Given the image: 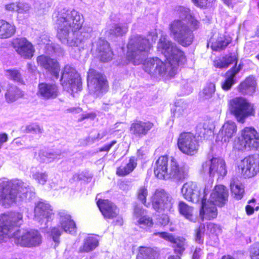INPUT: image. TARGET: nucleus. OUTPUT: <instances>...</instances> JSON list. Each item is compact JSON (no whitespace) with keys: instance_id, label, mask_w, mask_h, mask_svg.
I'll return each instance as SVG.
<instances>
[{"instance_id":"50","label":"nucleus","mask_w":259,"mask_h":259,"mask_svg":"<svg viewBox=\"0 0 259 259\" xmlns=\"http://www.w3.org/2000/svg\"><path fill=\"white\" fill-rule=\"evenodd\" d=\"M62 231L57 227H54L52 229L51 231V235L54 241L58 244L59 242V237L61 235Z\"/></svg>"},{"instance_id":"19","label":"nucleus","mask_w":259,"mask_h":259,"mask_svg":"<svg viewBox=\"0 0 259 259\" xmlns=\"http://www.w3.org/2000/svg\"><path fill=\"white\" fill-rule=\"evenodd\" d=\"M133 219L136 225L145 230L150 229L154 224L152 218L146 215L145 210L139 205L134 208Z\"/></svg>"},{"instance_id":"29","label":"nucleus","mask_w":259,"mask_h":259,"mask_svg":"<svg viewBox=\"0 0 259 259\" xmlns=\"http://www.w3.org/2000/svg\"><path fill=\"white\" fill-rule=\"evenodd\" d=\"M96 53L103 62L110 61L113 56L109 44L104 39H99L96 43Z\"/></svg>"},{"instance_id":"62","label":"nucleus","mask_w":259,"mask_h":259,"mask_svg":"<svg viewBox=\"0 0 259 259\" xmlns=\"http://www.w3.org/2000/svg\"><path fill=\"white\" fill-rule=\"evenodd\" d=\"M8 135L5 134H0V149H1L3 145L8 141Z\"/></svg>"},{"instance_id":"16","label":"nucleus","mask_w":259,"mask_h":259,"mask_svg":"<svg viewBox=\"0 0 259 259\" xmlns=\"http://www.w3.org/2000/svg\"><path fill=\"white\" fill-rule=\"evenodd\" d=\"M12 46L16 52L24 59L31 58L34 52L32 44L25 38H17L12 42Z\"/></svg>"},{"instance_id":"35","label":"nucleus","mask_w":259,"mask_h":259,"mask_svg":"<svg viewBox=\"0 0 259 259\" xmlns=\"http://www.w3.org/2000/svg\"><path fill=\"white\" fill-rule=\"evenodd\" d=\"M230 188L233 197L237 199H241L243 195L244 189L242 184L236 179H232L230 182Z\"/></svg>"},{"instance_id":"2","label":"nucleus","mask_w":259,"mask_h":259,"mask_svg":"<svg viewBox=\"0 0 259 259\" xmlns=\"http://www.w3.org/2000/svg\"><path fill=\"white\" fill-rule=\"evenodd\" d=\"M23 216L19 212L0 215V240L5 237H13L14 242L22 247H32L42 242L40 234L35 230L23 231L17 230L22 224Z\"/></svg>"},{"instance_id":"43","label":"nucleus","mask_w":259,"mask_h":259,"mask_svg":"<svg viewBox=\"0 0 259 259\" xmlns=\"http://www.w3.org/2000/svg\"><path fill=\"white\" fill-rule=\"evenodd\" d=\"M187 105L183 101L180 100L176 103V108L174 112V116L177 118L185 116L186 112Z\"/></svg>"},{"instance_id":"52","label":"nucleus","mask_w":259,"mask_h":259,"mask_svg":"<svg viewBox=\"0 0 259 259\" xmlns=\"http://www.w3.org/2000/svg\"><path fill=\"white\" fill-rule=\"evenodd\" d=\"M26 131L29 133L41 134L42 132V129L38 125L31 124L26 127Z\"/></svg>"},{"instance_id":"42","label":"nucleus","mask_w":259,"mask_h":259,"mask_svg":"<svg viewBox=\"0 0 259 259\" xmlns=\"http://www.w3.org/2000/svg\"><path fill=\"white\" fill-rule=\"evenodd\" d=\"M221 228L220 226L212 223H209L207 225L206 234L209 237H214V239L218 240V236L221 232Z\"/></svg>"},{"instance_id":"6","label":"nucleus","mask_w":259,"mask_h":259,"mask_svg":"<svg viewBox=\"0 0 259 259\" xmlns=\"http://www.w3.org/2000/svg\"><path fill=\"white\" fill-rule=\"evenodd\" d=\"M152 46L149 39L138 35L132 36L127 46L126 64L132 63L134 65L141 64L145 59Z\"/></svg>"},{"instance_id":"64","label":"nucleus","mask_w":259,"mask_h":259,"mask_svg":"<svg viewBox=\"0 0 259 259\" xmlns=\"http://www.w3.org/2000/svg\"><path fill=\"white\" fill-rule=\"evenodd\" d=\"M107 132L106 131H103L99 133L97 136L94 138V141H99L106 136Z\"/></svg>"},{"instance_id":"4","label":"nucleus","mask_w":259,"mask_h":259,"mask_svg":"<svg viewBox=\"0 0 259 259\" xmlns=\"http://www.w3.org/2000/svg\"><path fill=\"white\" fill-rule=\"evenodd\" d=\"M30 190L29 184L21 180L3 181L0 183V204L9 207L26 199Z\"/></svg>"},{"instance_id":"45","label":"nucleus","mask_w":259,"mask_h":259,"mask_svg":"<svg viewBox=\"0 0 259 259\" xmlns=\"http://www.w3.org/2000/svg\"><path fill=\"white\" fill-rule=\"evenodd\" d=\"M8 78L23 83V80L20 71L17 69H8L5 71Z\"/></svg>"},{"instance_id":"9","label":"nucleus","mask_w":259,"mask_h":259,"mask_svg":"<svg viewBox=\"0 0 259 259\" xmlns=\"http://www.w3.org/2000/svg\"><path fill=\"white\" fill-rule=\"evenodd\" d=\"M61 81L63 88L72 95L81 89V82L79 74L74 68L69 65H66L64 67Z\"/></svg>"},{"instance_id":"60","label":"nucleus","mask_w":259,"mask_h":259,"mask_svg":"<svg viewBox=\"0 0 259 259\" xmlns=\"http://www.w3.org/2000/svg\"><path fill=\"white\" fill-rule=\"evenodd\" d=\"M242 65L239 64L238 66H237V64L235 65L234 67L232 68L231 69L229 70V71H231L232 73L236 76L237 74L242 69Z\"/></svg>"},{"instance_id":"55","label":"nucleus","mask_w":259,"mask_h":259,"mask_svg":"<svg viewBox=\"0 0 259 259\" xmlns=\"http://www.w3.org/2000/svg\"><path fill=\"white\" fill-rule=\"evenodd\" d=\"M214 66L219 68H227V65L225 62V61L222 58V59H218L213 62Z\"/></svg>"},{"instance_id":"18","label":"nucleus","mask_w":259,"mask_h":259,"mask_svg":"<svg viewBox=\"0 0 259 259\" xmlns=\"http://www.w3.org/2000/svg\"><path fill=\"white\" fill-rule=\"evenodd\" d=\"M35 219L40 223H47L54 216V212L51 206L45 202H38L36 204L34 209Z\"/></svg>"},{"instance_id":"20","label":"nucleus","mask_w":259,"mask_h":259,"mask_svg":"<svg viewBox=\"0 0 259 259\" xmlns=\"http://www.w3.org/2000/svg\"><path fill=\"white\" fill-rule=\"evenodd\" d=\"M237 131V125L234 122L228 121L225 122L217 134L216 141L229 142L235 136Z\"/></svg>"},{"instance_id":"58","label":"nucleus","mask_w":259,"mask_h":259,"mask_svg":"<svg viewBox=\"0 0 259 259\" xmlns=\"http://www.w3.org/2000/svg\"><path fill=\"white\" fill-rule=\"evenodd\" d=\"M251 259H259V244L256 245L251 252Z\"/></svg>"},{"instance_id":"28","label":"nucleus","mask_w":259,"mask_h":259,"mask_svg":"<svg viewBox=\"0 0 259 259\" xmlns=\"http://www.w3.org/2000/svg\"><path fill=\"white\" fill-rule=\"evenodd\" d=\"M155 235H159L161 238L174 243L175 247V251L176 253L182 254L185 250L186 242L184 238H175L172 234L166 232L156 233Z\"/></svg>"},{"instance_id":"59","label":"nucleus","mask_w":259,"mask_h":259,"mask_svg":"<svg viewBox=\"0 0 259 259\" xmlns=\"http://www.w3.org/2000/svg\"><path fill=\"white\" fill-rule=\"evenodd\" d=\"M96 116V113L94 112H91L88 113L82 114L81 115L80 118L78 119L79 121H81L85 119L90 118V119H94Z\"/></svg>"},{"instance_id":"26","label":"nucleus","mask_w":259,"mask_h":259,"mask_svg":"<svg viewBox=\"0 0 259 259\" xmlns=\"http://www.w3.org/2000/svg\"><path fill=\"white\" fill-rule=\"evenodd\" d=\"M58 215L59 224L62 229L66 233H75L76 227L75 222L71 219V217L68 212L64 210H60Z\"/></svg>"},{"instance_id":"1","label":"nucleus","mask_w":259,"mask_h":259,"mask_svg":"<svg viewBox=\"0 0 259 259\" xmlns=\"http://www.w3.org/2000/svg\"><path fill=\"white\" fill-rule=\"evenodd\" d=\"M157 50L164 55L168 63L165 64L158 58H150L143 64L144 70L154 76H174L177 66L186 61L184 52L166 36H161L157 44Z\"/></svg>"},{"instance_id":"57","label":"nucleus","mask_w":259,"mask_h":259,"mask_svg":"<svg viewBox=\"0 0 259 259\" xmlns=\"http://www.w3.org/2000/svg\"><path fill=\"white\" fill-rule=\"evenodd\" d=\"M45 156L48 159V161L49 162H51L52 161H53L56 159H60L61 157V154H57L56 153H47Z\"/></svg>"},{"instance_id":"46","label":"nucleus","mask_w":259,"mask_h":259,"mask_svg":"<svg viewBox=\"0 0 259 259\" xmlns=\"http://www.w3.org/2000/svg\"><path fill=\"white\" fill-rule=\"evenodd\" d=\"M148 195V191L147 187L142 186L138 188L137 191L136 195L137 199L143 205L147 206V197Z\"/></svg>"},{"instance_id":"30","label":"nucleus","mask_w":259,"mask_h":259,"mask_svg":"<svg viewBox=\"0 0 259 259\" xmlns=\"http://www.w3.org/2000/svg\"><path fill=\"white\" fill-rule=\"evenodd\" d=\"M16 32V26L13 23L0 19V39H7Z\"/></svg>"},{"instance_id":"25","label":"nucleus","mask_w":259,"mask_h":259,"mask_svg":"<svg viewBox=\"0 0 259 259\" xmlns=\"http://www.w3.org/2000/svg\"><path fill=\"white\" fill-rule=\"evenodd\" d=\"M97 204L105 218L113 219L118 214L119 211L117 207L108 200H99Z\"/></svg>"},{"instance_id":"21","label":"nucleus","mask_w":259,"mask_h":259,"mask_svg":"<svg viewBox=\"0 0 259 259\" xmlns=\"http://www.w3.org/2000/svg\"><path fill=\"white\" fill-rule=\"evenodd\" d=\"M229 192L228 189L223 185L215 186L208 200L216 205L224 206L228 201Z\"/></svg>"},{"instance_id":"63","label":"nucleus","mask_w":259,"mask_h":259,"mask_svg":"<svg viewBox=\"0 0 259 259\" xmlns=\"http://www.w3.org/2000/svg\"><path fill=\"white\" fill-rule=\"evenodd\" d=\"M202 254V250L199 248H196L193 253L192 259H199Z\"/></svg>"},{"instance_id":"7","label":"nucleus","mask_w":259,"mask_h":259,"mask_svg":"<svg viewBox=\"0 0 259 259\" xmlns=\"http://www.w3.org/2000/svg\"><path fill=\"white\" fill-rule=\"evenodd\" d=\"M228 109L237 121L244 123L249 116L255 114L254 105L247 99L242 97H237L230 99L228 102Z\"/></svg>"},{"instance_id":"53","label":"nucleus","mask_w":259,"mask_h":259,"mask_svg":"<svg viewBox=\"0 0 259 259\" xmlns=\"http://www.w3.org/2000/svg\"><path fill=\"white\" fill-rule=\"evenodd\" d=\"M225 63L227 65V67L230 64H232L234 63L236 65L237 63V58L235 55H226L225 57H223Z\"/></svg>"},{"instance_id":"17","label":"nucleus","mask_w":259,"mask_h":259,"mask_svg":"<svg viewBox=\"0 0 259 259\" xmlns=\"http://www.w3.org/2000/svg\"><path fill=\"white\" fill-rule=\"evenodd\" d=\"M242 142L244 148L259 151V138L257 132L251 127H246L241 132Z\"/></svg>"},{"instance_id":"27","label":"nucleus","mask_w":259,"mask_h":259,"mask_svg":"<svg viewBox=\"0 0 259 259\" xmlns=\"http://www.w3.org/2000/svg\"><path fill=\"white\" fill-rule=\"evenodd\" d=\"M153 126V124L150 121H135L131 124L130 131L136 137L142 138L147 135Z\"/></svg>"},{"instance_id":"31","label":"nucleus","mask_w":259,"mask_h":259,"mask_svg":"<svg viewBox=\"0 0 259 259\" xmlns=\"http://www.w3.org/2000/svg\"><path fill=\"white\" fill-rule=\"evenodd\" d=\"M256 80L253 76L247 77L238 87L239 91L242 94H252L255 92Z\"/></svg>"},{"instance_id":"48","label":"nucleus","mask_w":259,"mask_h":259,"mask_svg":"<svg viewBox=\"0 0 259 259\" xmlns=\"http://www.w3.org/2000/svg\"><path fill=\"white\" fill-rule=\"evenodd\" d=\"M205 227L203 224H201L199 227L195 230L196 242L198 243H202L203 242V235L205 232Z\"/></svg>"},{"instance_id":"39","label":"nucleus","mask_w":259,"mask_h":259,"mask_svg":"<svg viewBox=\"0 0 259 259\" xmlns=\"http://www.w3.org/2000/svg\"><path fill=\"white\" fill-rule=\"evenodd\" d=\"M128 28L127 24H114L109 29V33L114 36H120L127 33Z\"/></svg>"},{"instance_id":"5","label":"nucleus","mask_w":259,"mask_h":259,"mask_svg":"<svg viewBox=\"0 0 259 259\" xmlns=\"http://www.w3.org/2000/svg\"><path fill=\"white\" fill-rule=\"evenodd\" d=\"M154 172L159 179L174 178L180 180L188 176V168L185 166L180 167L174 157H171L168 162L167 156H163L156 161Z\"/></svg>"},{"instance_id":"40","label":"nucleus","mask_w":259,"mask_h":259,"mask_svg":"<svg viewBox=\"0 0 259 259\" xmlns=\"http://www.w3.org/2000/svg\"><path fill=\"white\" fill-rule=\"evenodd\" d=\"M179 210L180 213L186 219L190 221H193L194 217L193 214L192 207L188 206L183 202H181L179 205Z\"/></svg>"},{"instance_id":"15","label":"nucleus","mask_w":259,"mask_h":259,"mask_svg":"<svg viewBox=\"0 0 259 259\" xmlns=\"http://www.w3.org/2000/svg\"><path fill=\"white\" fill-rule=\"evenodd\" d=\"M206 191V188H204L200 192L197 189L196 184L192 182L185 183L181 189V192L184 198L193 203L199 202L204 195L205 196Z\"/></svg>"},{"instance_id":"47","label":"nucleus","mask_w":259,"mask_h":259,"mask_svg":"<svg viewBox=\"0 0 259 259\" xmlns=\"http://www.w3.org/2000/svg\"><path fill=\"white\" fill-rule=\"evenodd\" d=\"M48 174L46 172L36 171L32 174V178L38 184L44 185L48 180Z\"/></svg>"},{"instance_id":"13","label":"nucleus","mask_w":259,"mask_h":259,"mask_svg":"<svg viewBox=\"0 0 259 259\" xmlns=\"http://www.w3.org/2000/svg\"><path fill=\"white\" fill-rule=\"evenodd\" d=\"M178 148L183 153L193 155L197 152L198 144L195 136L190 133H183L178 140Z\"/></svg>"},{"instance_id":"23","label":"nucleus","mask_w":259,"mask_h":259,"mask_svg":"<svg viewBox=\"0 0 259 259\" xmlns=\"http://www.w3.org/2000/svg\"><path fill=\"white\" fill-rule=\"evenodd\" d=\"M37 61L40 66L49 71L56 78H58L60 66L56 60L41 55L37 57Z\"/></svg>"},{"instance_id":"3","label":"nucleus","mask_w":259,"mask_h":259,"mask_svg":"<svg viewBox=\"0 0 259 259\" xmlns=\"http://www.w3.org/2000/svg\"><path fill=\"white\" fill-rule=\"evenodd\" d=\"M83 22L82 16L78 11L63 9L57 16L56 23L58 25L57 36L62 44L69 47H78L81 40L77 37H71L73 32L79 30Z\"/></svg>"},{"instance_id":"41","label":"nucleus","mask_w":259,"mask_h":259,"mask_svg":"<svg viewBox=\"0 0 259 259\" xmlns=\"http://www.w3.org/2000/svg\"><path fill=\"white\" fill-rule=\"evenodd\" d=\"M230 44V40L225 36L219 37L215 41L211 44V49L215 51H220L225 49Z\"/></svg>"},{"instance_id":"54","label":"nucleus","mask_w":259,"mask_h":259,"mask_svg":"<svg viewBox=\"0 0 259 259\" xmlns=\"http://www.w3.org/2000/svg\"><path fill=\"white\" fill-rule=\"evenodd\" d=\"M5 9L10 12H17L18 10V2L11 3L7 4L5 6Z\"/></svg>"},{"instance_id":"33","label":"nucleus","mask_w":259,"mask_h":259,"mask_svg":"<svg viewBox=\"0 0 259 259\" xmlns=\"http://www.w3.org/2000/svg\"><path fill=\"white\" fill-rule=\"evenodd\" d=\"M99 245L98 239L94 237H88L84 239L83 244L80 246L78 252H89L95 249Z\"/></svg>"},{"instance_id":"61","label":"nucleus","mask_w":259,"mask_h":259,"mask_svg":"<svg viewBox=\"0 0 259 259\" xmlns=\"http://www.w3.org/2000/svg\"><path fill=\"white\" fill-rule=\"evenodd\" d=\"M116 143V141H113L110 144L107 145L100 149V151H109L111 147Z\"/></svg>"},{"instance_id":"10","label":"nucleus","mask_w":259,"mask_h":259,"mask_svg":"<svg viewBox=\"0 0 259 259\" xmlns=\"http://www.w3.org/2000/svg\"><path fill=\"white\" fill-rule=\"evenodd\" d=\"M88 85L97 97L102 96L108 91V85L105 77L94 69H90L88 72Z\"/></svg>"},{"instance_id":"49","label":"nucleus","mask_w":259,"mask_h":259,"mask_svg":"<svg viewBox=\"0 0 259 259\" xmlns=\"http://www.w3.org/2000/svg\"><path fill=\"white\" fill-rule=\"evenodd\" d=\"M31 9L30 6L26 3L22 2H18V10L17 13L20 14L28 13Z\"/></svg>"},{"instance_id":"32","label":"nucleus","mask_w":259,"mask_h":259,"mask_svg":"<svg viewBox=\"0 0 259 259\" xmlns=\"http://www.w3.org/2000/svg\"><path fill=\"white\" fill-rule=\"evenodd\" d=\"M137 165V159L134 157H131L128 162L124 166H120L116 169V174L118 176H125L131 172L136 167Z\"/></svg>"},{"instance_id":"22","label":"nucleus","mask_w":259,"mask_h":259,"mask_svg":"<svg viewBox=\"0 0 259 259\" xmlns=\"http://www.w3.org/2000/svg\"><path fill=\"white\" fill-rule=\"evenodd\" d=\"M59 89L56 84L47 82L40 83L38 85L37 95L43 99L49 100L57 98Z\"/></svg>"},{"instance_id":"14","label":"nucleus","mask_w":259,"mask_h":259,"mask_svg":"<svg viewBox=\"0 0 259 259\" xmlns=\"http://www.w3.org/2000/svg\"><path fill=\"white\" fill-rule=\"evenodd\" d=\"M239 169L245 178H251L259 172V155H251L244 158L239 163Z\"/></svg>"},{"instance_id":"51","label":"nucleus","mask_w":259,"mask_h":259,"mask_svg":"<svg viewBox=\"0 0 259 259\" xmlns=\"http://www.w3.org/2000/svg\"><path fill=\"white\" fill-rule=\"evenodd\" d=\"M255 201L254 199H252L248 201V204L246 206L245 210L247 215H251L253 213L254 210L257 211L259 209V206L257 205L254 208V206H252V203H254Z\"/></svg>"},{"instance_id":"34","label":"nucleus","mask_w":259,"mask_h":259,"mask_svg":"<svg viewBox=\"0 0 259 259\" xmlns=\"http://www.w3.org/2000/svg\"><path fill=\"white\" fill-rule=\"evenodd\" d=\"M22 91L16 86H9L5 94V98L8 103H13L23 96Z\"/></svg>"},{"instance_id":"12","label":"nucleus","mask_w":259,"mask_h":259,"mask_svg":"<svg viewBox=\"0 0 259 259\" xmlns=\"http://www.w3.org/2000/svg\"><path fill=\"white\" fill-rule=\"evenodd\" d=\"M202 170L211 177L215 176L223 177L227 173L224 160L218 158H213L203 163Z\"/></svg>"},{"instance_id":"56","label":"nucleus","mask_w":259,"mask_h":259,"mask_svg":"<svg viewBox=\"0 0 259 259\" xmlns=\"http://www.w3.org/2000/svg\"><path fill=\"white\" fill-rule=\"evenodd\" d=\"M192 2L197 6L204 7L211 3L212 0H192Z\"/></svg>"},{"instance_id":"11","label":"nucleus","mask_w":259,"mask_h":259,"mask_svg":"<svg viewBox=\"0 0 259 259\" xmlns=\"http://www.w3.org/2000/svg\"><path fill=\"white\" fill-rule=\"evenodd\" d=\"M153 208L161 212L170 211L172 208L174 200L171 196L164 189H157L151 197Z\"/></svg>"},{"instance_id":"44","label":"nucleus","mask_w":259,"mask_h":259,"mask_svg":"<svg viewBox=\"0 0 259 259\" xmlns=\"http://www.w3.org/2000/svg\"><path fill=\"white\" fill-rule=\"evenodd\" d=\"M215 92V84L213 83L210 82L204 87L201 93V96L204 99H210L212 97Z\"/></svg>"},{"instance_id":"36","label":"nucleus","mask_w":259,"mask_h":259,"mask_svg":"<svg viewBox=\"0 0 259 259\" xmlns=\"http://www.w3.org/2000/svg\"><path fill=\"white\" fill-rule=\"evenodd\" d=\"M225 80L221 82V88L225 91L231 90L232 86L236 82V76L231 71H228L224 75Z\"/></svg>"},{"instance_id":"8","label":"nucleus","mask_w":259,"mask_h":259,"mask_svg":"<svg viewBox=\"0 0 259 259\" xmlns=\"http://www.w3.org/2000/svg\"><path fill=\"white\" fill-rule=\"evenodd\" d=\"M170 35L173 39L184 47L190 46L194 35L184 20L175 19L169 25Z\"/></svg>"},{"instance_id":"38","label":"nucleus","mask_w":259,"mask_h":259,"mask_svg":"<svg viewBox=\"0 0 259 259\" xmlns=\"http://www.w3.org/2000/svg\"><path fill=\"white\" fill-rule=\"evenodd\" d=\"M177 12L181 18V20H184L185 22H186V19L189 20L190 19L191 20L192 25H193L194 27H196L198 26V22L190 15V10L188 8L184 7H180L178 8Z\"/></svg>"},{"instance_id":"37","label":"nucleus","mask_w":259,"mask_h":259,"mask_svg":"<svg viewBox=\"0 0 259 259\" xmlns=\"http://www.w3.org/2000/svg\"><path fill=\"white\" fill-rule=\"evenodd\" d=\"M157 252L151 248L140 247L137 259H155Z\"/></svg>"},{"instance_id":"24","label":"nucleus","mask_w":259,"mask_h":259,"mask_svg":"<svg viewBox=\"0 0 259 259\" xmlns=\"http://www.w3.org/2000/svg\"><path fill=\"white\" fill-rule=\"evenodd\" d=\"M201 201V208L200 210V215L201 220H210L217 217L218 211L216 205L209 200L206 201L205 196L204 195L200 200Z\"/></svg>"}]
</instances>
